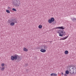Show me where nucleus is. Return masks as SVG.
I'll list each match as a JSON object with an SVG mask.
<instances>
[{"label":"nucleus","instance_id":"17","mask_svg":"<svg viewBox=\"0 0 76 76\" xmlns=\"http://www.w3.org/2000/svg\"><path fill=\"white\" fill-rule=\"evenodd\" d=\"M4 69H5L4 67H2L1 69V71H3V70H4Z\"/></svg>","mask_w":76,"mask_h":76},{"label":"nucleus","instance_id":"20","mask_svg":"<svg viewBox=\"0 0 76 76\" xmlns=\"http://www.w3.org/2000/svg\"><path fill=\"white\" fill-rule=\"evenodd\" d=\"M1 66H2V67H4V63L2 64Z\"/></svg>","mask_w":76,"mask_h":76},{"label":"nucleus","instance_id":"24","mask_svg":"<svg viewBox=\"0 0 76 76\" xmlns=\"http://www.w3.org/2000/svg\"><path fill=\"white\" fill-rule=\"evenodd\" d=\"M55 29V28H53L52 29V30H54Z\"/></svg>","mask_w":76,"mask_h":76},{"label":"nucleus","instance_id":"22","mask_svg":"<svg viewBox=\"0 0 76 76\" xmlns=\"http://www.w3.org/2000/svg\"><path fill=\"white\" fill-rule=\"evenodd\" d=\"M8 9H10V7H8Z\"/></svg>","mask_w":76,"mask_h":76},{"label":"nucleus","instance_id":"14","mask_svg":"<svg viewBox=\"0 0 76 76\" xmlns=\"http://www.w3.org/2000/svg\"><path fill=\"white\" fill-rule=\"evenodd\" d=\"M65 73L66 75H69V71L68 70H66L65 71Z\"/></svg>","mask_w":76,"mask_h":76},{"label":"nucleus","instance_id":"28","mask_svg":"<svg viewBox=\"0 0 76 76\" xmlns=\"http://www.w3.org/2000/svg\"><path fill=\"white\" fill-rule=\"evenodd\" d=\"M0 68H1V67H0Z\"/></svg>","mask_w":76,"mask_h":76},{"label":"nucleus","instance_id":"4","mask_svg":"<svg viewBox=\"0 0 76 76\" xmlns=\"http://www.w3.org/2000/svg\"><path fill=\"white\" fill-rule=\"evenodd\" d=\"M12 3L15 7H19L20 5V2L19 0H13Z\"/></svg>","mask_w":76,"mask_h":76},{"label":"nucleus","instance_id":"12","mask_svg":"<svg viewBox=\"0 0 76 76\" xmlns=\"http://www.w3.org/2000/svg\"><path fill=\"white\" fill-rule=\"evenodd\" d=\"M10 25L11 26H13V25H15V23L13 22H11L10 23Z\"/></svg>","mask_w":76,"mask_h":76},{"label":"nucleus","instance_id":"8","mask_svg":"<svg viewBox=\"0 0 76 76\" xmlns=\"http://www.w3.org/2000/svg\"><path fill=\"white\" fill-rule=\"evenodd\" d=\"M69 37V35H68L66 37H63V38H61L60 40H64V39H67V38H68V37Z\"/></svg>","mask_w":76,"mask_h":76},{"label":"nucleus","instance_id":"3","mask_svg":"<svg viewBox=\"0 0 76 76\" xmlns=\"http://www.w3.org/2000/svg\"><path fill=\"white\" fill-rule=\"evenodd\" d=\"M11 60H21L20 57L19 55L15 54L13 56H12L11 57Z\"/></svg>","mask_w":76,"mask_h":76},{"label":"nucleus","instance_id":"9","mask_svg":"<svg viewBox=\"0 0 76 76\" xmlns=\"http://www.w3.org/2000/svg\"><path fill=\"white\" fill-rule=\"evenodd\" d=\"M40 50V51L42 53H45L46 51V50L44 49H41Z\"/></svg>","mask_w":76,"mask_h":76},{"label":"nucleus","instance_id":"2","mask_svg":"<svg viewBox=\"0 0 76 76\" xmlns=\"http://www.w3.org/2000/svg\"><path fill=\"white\" fill-rule=\"evenodd\" d=\"M69 67H68L69 69L68 68V70H69V73L70 74H73V73H74V74H76V66H74L73 67L72 66H69Z\"/></svg>","mask_w":76,"mask_h":76},{"label":"nucleus","instance_id":"10","mask_svg":"<svg viewBox=\"0 0 76 76\" xmlns=\"http://www.w3.org/2000/svg\"><path fill=\"white\" fill-rule=\"evenodd\" d=\"M50 76H57V74L55 73H52L50 74Z\"/></svg>","mask_w":76,"mask_h":76},{"label":"nucleus","instance_id":"6","mask_svg":"<svg viewBox=\"0 0 76 76\" xmlns=\"http://www.w3.org/2000/svg\"><path fill=\"white\" fill-rule=\"evenodd\" d=\"M54 18H52L50 19H49L48 20V22L49 23H51L52 22H53L54 21Z\"/></svg>","mask_w":76,"mask_h":76},{"label":"nucleus","instance_id":"7","mask_svg":"<svg viewBox=\"0 0 76 76\" xmlns=\"http://www.w3.org/2000/svg\"><path fill=\"white\" fill-rule=\"evenodd\" d=\"M42 47L41 48V49H44L45 50H47V48H48V46L47 45H43L42 46Z\"/></svg>","mask_w":76,"mask_h":76},{"label":"nucleus","instance_id":"23","mask_svg":"<svg viewBox=\"0 0 76 76\" xmlns=\"http://www.w3.org/2000/svg\"><path fill=\"white\" fill-rule=\"evenodd\" d=\"M64 76H67V75L66 74H64Z\"/></svg>","mask_w":76,"mask_h":76},{"label":"nucleus","instance_id":"27","mask_svg":"<svg viewBox=\"0 0 76 76\" xmlns=\"http://www.w3.org/2000/svg\"><path fill=\"white\" fill-rule=\"evenodd\" d=\"M71 72H73L72 71H71Z\"/></svg>","mask_w":76,"mask_h":76},{"label":"nucleus","instance_id":"21","mask_svg":"<svg viewBox=\"0 0 76 76\" xmlns=\"http://www.w3.org/2000/svg\"><path fill=\"white\" fill-rule=\"evenodd\" d=\"M25 64V66H28V64Z\"/></svg>","mask_w":76,"mask_h":76},{"label":"nucleus","instance_id":"11","mask_svg":"<svg viewBox=\"0 0 76 76\" xmlns=\"http://www.w3.org/2000/svg\"><path fill=\"white\" fill-rule=\"evenodd\" d=\"M73 22H75L76 21V18H71Z\"/></svg>","mask_w":76,"mask_h":76},{"label":"nucleus","instance_id":"18","mask_svg":"<svg viewBox=\"0 0 76 76\" xmlns=\"http://www.w3.org/2000/svg\"><path fill=\"white\" fill-rule=\"evenodd\" d=\"M6 11L7 13H10V11H9V10H6Z\"/></svg>","mask_w":76,"mask_h":76},{"label":"nucleus","instance_id":"5","mask_svg":"<svg viewBox=\"0 0 76 76\" xmlns=\"http://www.w3.org/2000/svg\"><path fill=\"white\" fill-rule=\"evenodd\" d=\"M8 23H11V22H13L15 23H17V20L15 18H13V19H11L10 20H8Z\"/></svg>","mask_w":76,"mask_h":76},{"label":"nucleus","instance_id":"13","mask_svg":"<svg viewBox=\"0 0 76 76\" xmlns=\"http://www.w3.org/2000/svg\"><path fill=\"white\" fill-rule=\"evenodd\" d=\"M23 51H28V49H26L25 48H23Z\"/></svg>","mask_w":76,"mask_h":76},{"label":"nucleus","instance_id":"15","mask_svg":"<svg viewBox=\"0 0 76 76\" xmlns=\"http://www.w3.org/2000/svg\"><path fill=\"white\" fill-rule=\"evenodd\" d=\"M38 28H39V29H41L42 28V26L41 25H39L38 26Z\"/></svg>","mask_w":76,"mask_h":76},{"label":"nucleus","instance_id":"16","mask_svg":"<svg viewBox=\"0 0 76 76\" xmlns=\"http://www.w3.org/2000/svg\"><path fill=\"white\" fill-rule=\"evenodd\" d=\"M68 53H69V52L67 50H66L65 51V54H68Z\"/></svg>","mask_w":76,"mask_h":76},{"label":"nucleus","instance_id":"25","mask_svg":"<svg viewBox=\"0 0 76 76\" xmlns=\"http://www.w3.org/2000/svg\"><path fill=\"white\" fill-rule=\"evenodd\" d=\"M61 74L62 75H63V72H61Z\"/></svg>","mask_w":76,"mask_h":76},{"label":"nucleus","instance_id":"1","mask_svg":"<svg viewBox=\"0 0 76 76\" xmlns=\"http://www.w3.org/2000/svg\"><path fill=\"white\" fill-rule=\"evenodd\" d=\"M56 29H63L62 30L61 29H60L58 31V33L59 34V35L60 37H63V35H65L66 34L65 31L63 30V29H64V28H63V26L57 27Z\"/></svg>","mask_w":76,"mask_h":76},{"label":"nucleus","instance_id":"19","mask_svg":"<svg viewBox=\"0 0 76 76\" xmlns=\"http://www.w3.org/2000/svg\"><path fill=\"white\" fill-rule=\"evenodd\" d=\"M12 10H13V11H15V12H16V10L15 8H12Z\"/></svg>","mask_w":76,"mask_h":76},{"label":"nucleus","instance_id":"26","mask_svg":"<svg viewBox=\"0 0 76 76\" xmlns=\"http://www.w3.org/2000/svg\"><path fill=\"white\" fill-rule=\"evenodd\" d=\"M51 42V41H50V42Z\"/></svg>","mask_w":76,"mask_h":76}]
</instances>
